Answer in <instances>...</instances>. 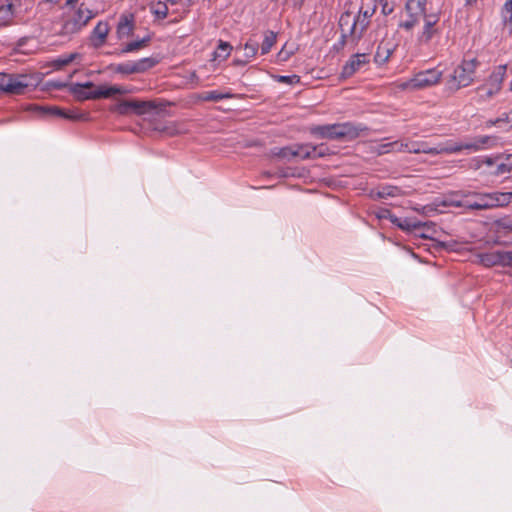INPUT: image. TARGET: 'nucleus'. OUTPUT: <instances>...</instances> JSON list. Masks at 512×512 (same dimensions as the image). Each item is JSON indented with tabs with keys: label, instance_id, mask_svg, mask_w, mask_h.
Segmentation results:
<instances>
[{
	"label": "nucleus",
	"instance_id": "1",
	"mask_svg": "<svg viewBox=\"0 0 512 512\" xmlns=\"http://www.w3.org/2000/svg\"><path fill=\"white\" fill-rule=\"evenodd\" d=\"M497 139L493 136H477L471 140L464 142H454L448 140L444 143H439L436 146H430L425 141H413L405 139L399 141L396 145V152H408V153H425L431 155L439 154H454L462 150L479 151L484 148L492 147L496 144Z\"/></svg>",
	"mask_w": 512,
	"mask_h": 512
},
{
	"label": "nucleus",
	"instance_id": "2",
	"mask_svg": "<svg viewBox=\"0 0 512 512\" xmlns=\"http://www.w3.org/2000/svg\"><path fill=\"white\" fill-rule=\"evenodd\" d=\"M367 130L365 125L352 122L316 125L310 128V132L314 136L330 140H353Z\"/></svg>",
	"mask_w": 512,
	"mask_h": 512
},
{
	"label": "nucleus",
	"instance_id": "3",
	"mask_svg": "<svg viewBox=\"0 0 512 512\" xmlns=\"http://www.w3.org/2000/svg\"><path fill=\"white\" fill-rule=\"evenodd\" d=\"M71 91L80 100L109 98L116 94H125L129 92L128 89L117 85H100L96 87L90 81L72 84Z\"/></svg>",
	"mask_w": 512,
	"mask_h": 512
},
{
	"label": "nucleus",
	"instance_id": "4",
	"mask_svg": "<svg viewBox=\"0 0 512 512\" xmlns=\"http://www.w3.org/2000/svg\"><path fill=\"white\" fill-rule=\"evenodd\" d=\"M94 17L95 13L84 3H81L76 10L66 16L61 34L72 35L78 33Z\"/></svg>",
	"mask_w": 512,
	"mask_h": 512
},
{
	"label": "nucleus",
	"instance_id": "5",
	"mask_svg": "<svg viewBox=\"0 0 512 512\" xmlns=\"http://www.w3.org/2000/svg\"><path fill=\"white\" fill-rule=\"evenodd\" d=\"M33 86L31 78L24 74H8L0 72V91L8 95H22Z\"/></svg>",
	"mask_w": 512,
	"mask_h": 512
},
{
	"label": "nucleus",
	"instance_id": "6",
	"mask_svg": "<svg viewBox=\"0 0 512 512\" xmlns=\"http://www.w3.org/2000/svg\"><path fill=\"white\" fill-rule=\"evenodd\" d=\"M447 83L451 88L459 89L468 86L472 81L474 66H448L443 71Z\"/></svg>",
	"mask_w": 512,
	"mask_h": 512
},
{
	"label": "nucleus",
	"instance_id": "7",
	"mask_svg": "<svg viewBox=\"0 0 512 512\" xmlns=\"http://www.w3.org/2000/svg\"><path fill=\"white\" fill-rule=\"evenodd\" d=\"M499 207L498 193H467L464 208L470 210H485Z\"/></svg>",
	"mask_w": 512,
	"mask_h": 512
},
{
	"label": "nucleus",
	"instance_id": "8",
	"mask_svg": "<svg viewBox=\"0 0 512 512\" xmlns=\"http://www.w3.org/2000/svg\"><path fill=\"white\" fill-rule=\"evenodd\" d=\"M443 74V71L432 67L416 73L412 79L404 84V87L408 89H423L438 83Z\"/></svg>",
	"mask_w": 512,
	"mask_h": 512
},
{
	"label": "nucleus",
	"instance_id": "9",
	"mask_svg": "<svg viewBox=\"0 0 512 512\" xmlns=\"http://www.w3.org/2000/svg\"><path fill=\"white\" fill-rule=\"evenodd\" d=\"M155 108L156 105L151 101L125 100L111 106L110 111L118 113L119 115H128L131 113L143 115Z\"/></svg>",
	"mask_w": 512,
	"mask_h": 512
},
{
	"label": "nucleus",
	"instance_id": "10",
	"mask_svg": "<svg viewBox=\"0 0 512 512\" xmlns=\"http://www.w3.org/2000/svg\"><path fill=\"white\" fill-rule=\"evenodd\" d=\"M376 5L370 9L364 10L363 7L359 9L358 15L352 19V24L347 32L354 38H361L370 24V18L376 11Z\"/></svg>",
	"mask_w": 512,
	"mask_h": 512
},
{
	"label": "nucleus",
	"instance_id": "11",
	"mask_svg": "<svg viewBox=\"0 0 512 512\" xmlns=\"http://www.w3.org/2000/svg\"><path fill=\"white\" fill-rule=\"evenodd\" d=\"M480 262L486 266H511L512 267V251H491L487 253H482L479 255Z\"/></svg>",
	"mask_w": 512,
	"mask_h": 512
},
{
	"label": "nucleus",
	"instance_id": "12",
	"mask_svg": "<svg viewBox=\"0 0 512 512\" xmlns=\"http://www.w3.org/2000/svg\"><path fill=\"white\" fill-rule=\"evenodd\" d=\"M135 28V16L133 13H124L120 16L117 24V35L119 39L133 35Z\"/></svg>",
	"mask_w": 512,
	"mask_h": 512
},
{
	"label": "nucleus",
	"instance_id": "13",
	"mask_svg": "<svg viewBox=\"0 0 512 512\" xmlns=\"http://www.w3.org/2000/svg\"><path fill=\"white\" fill-rule=\"evenodd\" d=\"M110 27L108 22L106 21H99L97 25L94 27V29L91 32L90 35V41L93 46L99 47L101 46L109 33Z\"/></svg>",
	"mask_w": 512,
	"mask_h": 512
},
{
	"label": "nucleus",
	"instance_id": "14",
	"mask_svg": "<svg viewBox=\"0 0 512 512\" xmlns=\"http://www.w3.org/2000/svg\"><path fill=\"white\" fill-rule=\"evenodd\" d=\"M424 16V27L422 34L420 36V40L423 42H429L434 34L436 33V29H434V26L439 21V15L438 14H423Z\"/></svg>",
	"mask_w": 512,
	"mask_h": 512
},
{
	"label": "nucleus",
	"instance_id": "15",
	"mask_svg": "<svg viewBox=\"0 0 512 512\" xmlns=\"http://www.w3.org/2000/svg\"><path fill=\"white\" fill-rule=\"evenodd\" d=\"M465 194L453 193L445 196L442 199H437L434 202L436 208L438 207H461L464 208Z\"/></svg>",
	"mask_w": 512,
	"mask_h": 512
},
{
	"label": "nucleus",
	"instance_id": "16",
	"mask_svg": "<svg viewBox=\"0 0 512 512\" xmlns=\"http://www.w3.org/2000/svg\"><path fill=\"white\" fill-rule=\"evenodd\" d=\"M501 79L498 80V78H495V81L491 83L490 85H484L480 88H478V97L481 101H487L488 99L492 98L496 93L499 92L501 86Z\"/></svg>",
	"mask_w": 512,
	"mask_h": 512
},
{
	"label": "nucleus",
	"instance_id": "17",
	"mask_svg": "<svg viewBox=\"0 0 512 512\" xmlns=\"http://www.w3.org/2000/svg\"><path fill=\"white\" fill-rule=\"evenodd\" d=\"M151 39H152V34L151 33H147L141 39L135 40V41H131V42L125 44L121 48L120 53H129V52H133V51L142 49V48L146 47L149 44Z\"/></svg>",
	"mask_w": 512,
	"mask_h": 512
},
{
	"label": "nucleus",
	"instance_id": "18",
	"mask_svg": "<svg viewBox=\"0 0 512 512\" xmlns=\"http://www.w3.org/2000/svg\"><path fill=\"white\" fill-rule=\"evenodd\" d=\"M49 112L52 115L59 116V117L69 119V120H74V121L75 120H83L86 118L85 114L79 113L78 111H75V110H67L66 111V110H62L57 107L50 108Z\"/></svg>",
	"mask_w": 512,
	"mask_h": 512
},
{
	"label": "nucleus",
	"instance_id": "19",
	"mask_svg": "<svg viewBox=\"0 0 512 512\" xmlns=\"http://www.w3.org/2000/svg\"><path fill=\"white\" fill-rule=\"evenodd\" d=\"M233 95L229 92L223 93L218 90L204 91L198 95V98L202 101L217 102L223 99L232 98Z\"/></svg>",
	"mask_w": 512,
	"mask_h": 512
},
{
	"label": "nucleus",
	"instance_id": "20",
	"mask_svg": "<svg viewBox=\"0 0 512 512\" xmlns=\"http://www.w3.org/2000/svg\"><path fill=\"white\" fill-rule=\"evenodd\" d=\"M232 46L225 41L220 40L216 50L213 53V61L219 60L224 61L230 55Z\"/></svg>",
	"mask_w": 512,
	"mask_h": 512
},
{
	"label": "nucleus",
	"instance_id": "21",
	"mask_svg": "<svg viewBox=\"0 0 512 512\" xmlns=\"http://www.w3.org/2000/svg\"><path fill=\"white\" fill-rule=\"evenodd\" d=\"M402 194V190L397 186L386 185L382 186L376 192V196L380 199L388 197H398Z\"/></svg>",
	"mask_w": 512,
	"mask_h": 512
},
{
	"label": "nucleus",
	"instance_id": "22",
	"mask_svg": "<svg viewBox=\"0 0 512 512\" xmlns=\"http://www.w3.org/2000/svg\"><path fill=\"white\" fill-rule=\"evenodd\" d=\"M14 6L13 4H7L0 6V25L6 26L13 19Z\"/></svg>",
	"mask_w": 512,
	"mask_h": 512
},
{
	"label": "nucleus",
	"instance_id": "23",
	"mask_svg": "<svg viewBox=\"0 0 512 512\" xmlns=\"http://www.w3.org/2000/svg\"><path fill=\"white\" fill-rule=\"evenodd\" d=\"M296 157L301 159L313 158V153L316 151L312 144H299L295 146Z\"/></svg>",
	"mask_w": 512,
	"mask_h": 512
},
{
	"label": "nucleus",
	"instance_id": "24",
	"mask_svg": "<svg viewBox=\"0 0 512 512\" xmlns=\"http://www.w3.org/2000/svg\"><path fill=\"white\" fill-rule=\"evenodd\" d=\"M391 53L392 50L388 47L387 44H380L374 56L375 62L380 64L387 62L390 58Z\"/></svg>",
	"mask_w": 512,
	"mask_h": 512
},
{
	"label": "nucleus",
	"instance_id": "25",
	"mask_svg": "<svg viewBox=\"0 0 512 512\" xmlns=\"http://www.w3.org/2000/svg\"><path fill=\"white\" fill-rule=\"evenodd\" d=\"M275 43L276 34L273 31L265 32V36L261 44V54H267Z\"/></svg>",
	"mask_w": 512,
	"mask_h": 512
},
{
	"label": "nucleus",
	"instance_id": "26",
	"mask_svg": "<svg viewBox=\"0 0 512 512\" xmlns=\"http://www.w3.org/2000/svg\"><path fill=\"white\" fill-rule=\"evenodd\" d=\"M151 13L157 19H164L168 15V7L165 2L159 1L156 4L151 5L150 7Z\"/></svg>",
	"mask_w": 512,
	"mask_h": 512
},
{
	"label": "nucleus",
	"instance_id": "27",
	"mask_svg": "<svg viewBox=\"0 0 512 512\" xmlns=\"http://www.w3.org/2000/svg\"><path fill=\"white\" fill-rule=\"evenodd\" d=\"M502 23L512 26V0H507L501 9Z\"/></svg>",
	"mask_w": 512,
	"mask_h": 512
},
{
	"label": "nucleus",
	"instance_id": "28",
	"mask_svg": "<svg viewBox=\"0 0 512 512\" xmlns=\"http://www.w3.org/2000/svg\"><path fill=\"white\" fill-rule=\"evenodd\" d=\"M352 21H351V13L350 12H344L339 19V26L342 30L341 40L340 44L343 45L345 43V37H346V31L344 29L345 26L348 27V29L351 27Z\"/></svg>",
	"mask_w": 512,
	"mask_h": 512
},
{
	"label": "nucleus",
	"instance_id": "29",
	"mask_svg": "<svg viewBox=\"0 0 512 512\" xmlns=\"http://www.w3.org/2000/svg\"><path fill=\"white\" fill-rule=\"evenodd\" d=\"M331 70V66H316L308 73L311 74V77L313 78L325 79L330 77L332 72Z\"/></svg>",
	"mask_w": 512,
	"mask_h": 512
},
{
	"label": "nucleus",
	"instance_id": "30",
	"mask_svg": "<svg viewBox=\"0 0 512 512\" xmlns=\"http://www.w3.org/2000/svg\"><path fill=\"white\" fill-rule=\"evenodd\" d=\"M147 66H117L115 72L121 75L144 73Z\"/></svg>",
	"mask_w": 512,
	"mask_h": 512
},
{
	"label": "nucleus",
	"instance_id": "31",
	"mask_svg": "<svg viewBox=\"0 0 512 512\" xmlns=\"http://www.w3.org/2000/svg\"><path fill=\"white\" fill-rule=\"evenodd\" d=\"M392 223L394 225L398 226L399 228H401L402 230H406V231H411L417 227L416 223H412L406 218L405 219L398 218L397 216L394 217V219H392Z\"/></svg>",
	"mask_w": 512,
	"mask_h": 512
},
{
	"label": "nucleus",
	"instance_id": "32",
	"mask_svg": "<svg viewBox=\"0 0 512 512\" xmlns=\"http://www.w3.org/2000/svg\"><path fill=\"white\" fill-rule=\"evenodd\" d=\"M259 48V44L256 41L249 40L244 46V56L246 58H252L256 55Z\"/></svg>",
	"mask_w": 512,
	"mask_h": 512
},
{
	"label": "nucleus",
	"instance_id": "33",
	"mask_svg": "<svg viewBox=\"0 0 512 512\" xmlns=\"http://www.w3.org/2000/svg\"><path fill=\"white\" fill-rule=\"evenodd\" d=\"M275 155L282 159L291 160L296 157L295 146L280 148Z\"/></svg>",
	"mask_w": 512,
	"mask_h": 512
},
{
	"label": "nucleus",
	"instance_id": "34",
	"mask_svg": "<svg viewBox=\"0 0 512 512\" xmlns=\"http://www.w3.org/2000/svg\"><path fill=\"white\" fill-rule=\"evenodd\" d=\"M274 78L276 79V81L285 83L288 85H294V84H297L300 82V76H298L296 74L287 75V76L277 75V76H274Z\"/></svg>",
	"mask_w": 512,
	"mask_h": 512
},
{
	"label": "nucleus",
	"instance_id": "35",
	"mask_svg": "<svg viewBox=\"0 0 512 512\" xmlns=\"http://www.w3.org/2000/svg\"><path fill=\"white\" fill-rule=\"evenodd\" d=\"M395 144H399V141H394V142H389V143H385V144H380L378 145L376 151L379 155L381 154H385V153H388V152H396V145Z\"/></svg>",
	"mask_w": 512,
	"mask_h": 512
},
{
	"label": "nucleus",
	"instance_id": "36",
	"mask_svg": "<svg viewBox=\"0 0 512 512\" xmlns=\"http://www.w3.org/2000/svg\"><path fill=\"white\" fill-rule=\"evenodd\" d=\"M76 56H77L76 53H70L68 55H65V56L59 57L57 59H54L52 61L45 62V64H57V65H60V64H71V62L74 60V58Z\"/></svg>",
	"mask_w": 512,
	"mask_h": 512
},
{
	"label": "nucleus",
	"instance_id": "37",
	"mask_svg": "<svg viewBox=\"0 0 512 512\" xmlns=\"http://www.w3.org/2000/svg\"><path fill=\"white\" fill-rule=\"evenodd\" d=\"M499 207H503L512 203V191L511 192H497Z\"/></svg>",
	"mask_w": 512,
	"mask_h": 512
},
{
	"label": "nucleus",
	"instance_id": "38",
	"mask_svg": "<svg viewBox=\"0 0 512 512\" xmlns=\"http://www.w3.org/2000/svg\"><path fill=\"white\" fill-rule=\"evenodd\" d=\"M503 124L508 125V113L503 114L502 116L498 117L495 120H489L486 122V125L488 127H491V126L501 127Z\"/></svg>",
	"mask_w": 512,
	"mask_h": 512
},
{
	"label": "nucleus",
	"instance_id": "39",
	"mask_svg": "<svg viewBox=\"0 0 512 512\" xmlns=\"http://www.w3.org/2000/svg\"><path fill=\"white\" fill-rule=\"evenodd\" d=\"M358 67L359 66H343L340 78L346 79L351 77L357 71Z\"/></svg>",
	"mask_w": 512,
	"mask_h": 512
},
{
	"label": "nucleus",
	"instance_id": "40",
	"mask_svg": "<svg viewBox=\"0 0 512 512\" xmlns=\"http://www.w3.org/2000/svg\"><path fill=\"white\" fill-rule=\"evenodd\" d=\"M381 5V12L383 15H390L394 11L393 5L389 4V0H378Z\"/></svg>",
	"mask_w": 512,
	"mask_h": 512
},
{
	"label": "nucleus",
	"instance_id": "41",
	"mask_svg": "<svg viewBox=\"0 0 512 512\" xmlns=\"http://www.w3.org/2000/svg\"><path fill=\"white\" fill-rule=\"evenodd\" d=\"M417 22L418 21H417L416 17H414L413 15H410V19L406 20L404 22H401L399 24V27L404 28L405 30H411L417 24Z\"/></svg>",
	"mask_w": 512,
	"mask_h": 512
},
{
	"label": "nucleus",
	"instance_id": "42",
	"mask_svg": "<svg viewBox=\"0 0 512 512\" xmlns=\"http://www.w3.org/2000/svg\"><path fill=\"white\" fill-rule=\"evenodd\" d=\"M376 216L378 219H389L391 222H392V219H394V217H396L394 214L391 213L390 210L388 209H380L377 213H376Z\"/></svg>",
	"mask_w": 512,
	"mask_h": 512
},
{
	"label": "nucleus",
	"instance_id": "43",
	"mask_svg": "<svg viewBox=\"0 0 512 512\" xmlns=\"http://www.w3.org/2000/svg\"><path fill=\"white\" fill-rule=\"evenodd\" d=\"M316 151L313 153V158L324 157L327 155V147L324 144L314 145Z\"/></svg>",
	"mask_w": 512,
	"mask_h": 512
},
{
	"label": "nucleus",
	"instance_id": "44",
	"mask_svg": "<svg viewBox=\"0 0 512 512\" xmlns=\"http://www.w3.org/2000/svg\"><path fill=\"white\" fill-rule=\"evenodd\" d=\"M510 171L511 170L508 169V166H506V161L504 160L503 162H501L497 165L495 173L499 175V174H504V173L510 172Z\"/></svg>",
	"mask_w": 512,
	"mask_h": 512
},
{
	"label": "nucleus",
	"instance_id": "45",
	"mask_svg": "<svg viewBox=\"0 0 512 512\" xmlns=\"http://www.w3.org/2000/svg\"><path fill=\"white\" fill-rule=\"evenodd\" d=\"M426 3L427 0H417V7L421 14H426Z\"/></svg>",
	"mask_w": 512,
	"mask_h": 512
},
{
	"label": "nucleus",
	"instance_id": "46",
	"mask_svg": "<svg viewBox=\"0 0 512 512\" xmlns=\"http://www.w3.org/2000/svg\"><path fill=\"white\" fill-rule=\"evenodd\" d=\"M289 58V53L284 51V50H281L279 53H278V60L281 61V62H285L287 61Z\"/></svg>",
	"mask_w": 512,
	"mask_h": 512
},
{
	"label": "nucleus",
	"instance_id": "47",
	"mask_svg": "<svg viewBox=\"0 0 512 512\" xmlns=\"http://www.w3.org/2000/svg\"><path fill=\"white\" fill-rule=\"evenodd\" d=\"M356 57H357V55L352 56V58L349 61H347L346 64H351V65L362 64V61L359 58H356Z\"/></svg>",
	"mask_w": 512,
	"mask_h": 512
},
{
	"label": "nucleus",
	"instance_id": "48",
	"mask_svg": "<svg viewBox=\"0 0 512 512\" xmlns=\"http://www.w3.org/2000/svg\"><path fill=\"white\" fill-rule=\"evenodd\" d=\"M506 161V166H508V169L512 171V154H509L504 159Z\"/></svg>",
	"mask_w": 512,
	"mask_h": 512
},
{
	"label": "nucleus",
	"instance_id": "49",
	"mask_svg": "<svg viewBox=\"0 0 512 512\" xmlns=\"http://www.w3.org/2000/svg\"><path fill=\"white\" fill-rule=\"evenodd\" d=\"M155 64L154 61H151L149 58H144L140 60L137 64Z\"/></svg>",
	"mask_w": 512,
	"mask_h": 512
},
{
	"label": "nucleus",
	"instance_id": "50",
	"mask_svg": "<svg viewBox=\"0 0 512 512\" xmlns=\"http://www.w3.org/2000/svg\"><path fill=\"white\" fill-rule=\"evenodd\" d=\"M482 162L487 164L488 166H491L493 164V159L490 157H486L482 160Z\"/></svg>",
	"mask_w": 512,
	"mask_h": 512
},
{
	"label": "nucleus",
	"instance_id": "51",
	"mask_svg": "<svg viewBox=\"0 0 512 512\" xmlns=\"http://www.w3.org/2000/svg\"><path fill=\"white\" fill-rule=\"evenodd\" d=\"M476 2L477 0H465V6H473Z\"/></svg>",
	"mask_w": 512,
	"mask_h": 512
},
{
	"label": "nucleus",
	"instance_id": "52",
	"mask_svg": "<svg viewBox=\"0 0 512 512\" xmlns=\"http://www.w3.org/2000/svg\"><path fill=\"white\" fill-rule=\"evenodd\" d=\"M508 126L512 128V110L508 112Z\"/></svg>",
	"mask_w": 512,
	"mask_h": 512
},
{
	"label": "nucleus",
	"instance_id": "53",
	"mask_svg": "<svg viewBox=\"0 0 512 512\" xmlns=\"http://www.w3.org/2000/svg\"><path fill=\"white\" fill-rule=\"evenodd\" d=\"M506 68H507V66H506V65L500 66V70H501V72H499V75H501V76H502V75L505 73Z\"/></svg>",
	"mask_w": 512,
	"mask_h": 512
},
{
	"label": "nucleus",
	"instance_id": "54",
	"mask_svg": "<svg viewBox=\"0 0 512 512\" xmlns=\"http://www.w3.org/2000/svg\"><path fill=\"white\" fill-rule=\"evenodd\" d=\"M78 0H67L66 1V5H73L75 2H77Z\"/></svg>",
	"mask_w": 512,
	"mask_h": 512
},
{
	"label": "nucleus",
	"instance_id": "55",
	"mask_svg": "<svg viewBox=\"0 0 512 512\" xmlns=\"http://www.w3.org/2000/svg\"><path fill=\"white\" fill-rule=\"evenodd\" d=\"M167 2L171 3L172 5L177 4L179 0H166Z\"/></svg>",
	"mask_w": 512,
	"mask_h": 512
},
{
	"label": "nucleus",
	"instance_id": "56",
	"mask_svg": "<svg viewBox=\"0 0 512 512\" xmlns=\"http://www.w3.org/2000/svg\"><path fill=\"white\" fill-rule=\"evenodd\" d=\"M233 64L240 65V64H245V63L243 61H241V60H236V61H234Z\"/></svg>",
	"mask_w": 512,
	"mask_h": 512
},
{
	"label": "nucleus",
	"instance_id": "57",
	"mask_svg": "<svg viewBox=\"0 0 512 512\" xmlns=\"http://www.w3.org/2000/svg\"><path fill=\"white\" fill-rule=\"evenodd\" d=\"M469 64H477L476 59H471V60L469 61Z\"/></svg>",
	"mask_w": 512,
	"mask_h": 512
},
{
	"label": "nucleus",
	"instance_id": "58",
	"mask_svg": "<svg viewBox=\"0 0 512 512\" xmlns=\"http://www.w3.org/2000/svg\"><path fill=\"white\" fill-rule=\"evenodd\" d=\"M46 2H50V3H57L58 0H46Z\"/></svg>",
	"mask_w": 512,
	"mask_h": 512
},
{
	"label": "nucleus",
	"instance_id": "59",
	"mask_svg": "<svg viewBox=\"0 0 512 512\" xmlns=\"http://www.w3.org/2000/svg\"><path fill=\"white\" fill-rule=\"evenodd\" d=\"M406 8L409 9L410 8V1L407 2L406 4Z\"/></svg>",
	"mask_w": 512,
	"mask_h": 512
},
{
	"label": "nucleus",
	"instance_id": "60",
	"mask_svg": "<svg viewBox=\"0 0 512 512\" xmlns=\"http://www.w3.org/2000/svg\"><path fill=\"white\" fill-rule=\"evenodd\" d=\"M195 78V74H191V81L193 82Z\"/></svg>",
	"mask_w": 512,
	"mask_h": 512
},
{
	"label": "nucleus",
	"instance_id": "61",
	"mask_svg": "<svg viewBox=\"0 0 512 512\" xmlns=\"http://www.w3.org/2000/svg\"><path fill=\"white\" fill-rule=\"evenodd\" d=\"M303 1H304V0H299V6H301V4H302V2H303Z\"/></svg>",
	"mask_w": 512,
	"mask_h": 512
},
{
	"label": "nucleus",
	"instance_id": "62",
	"mask_svg": "<svg viewBox=\"0 0 512 512\" xmlns=\"http://www.w3.org/2000/svg\"><path fill=\"white\" fill-rule=\"evenodd\" d=\"M511 366H512V357H511Z\"/></svg>",
	"mask_w": 512,
	"mask_h": 512
},
{
	"label": "nucleus",
	"instance_id": "63",
	"mask_svg": "<svg viewBox=\"0 0 512 512\" xmlns=\"http://www.w3.org/2000/svg\"><path fill=\"white\" fill-rule=\"evenodd\" d=\"M189 2H191L192 0H188Z\"/></svg>",
	"mask_w": 512,
	"mask_h": 512
}]
</instances>
